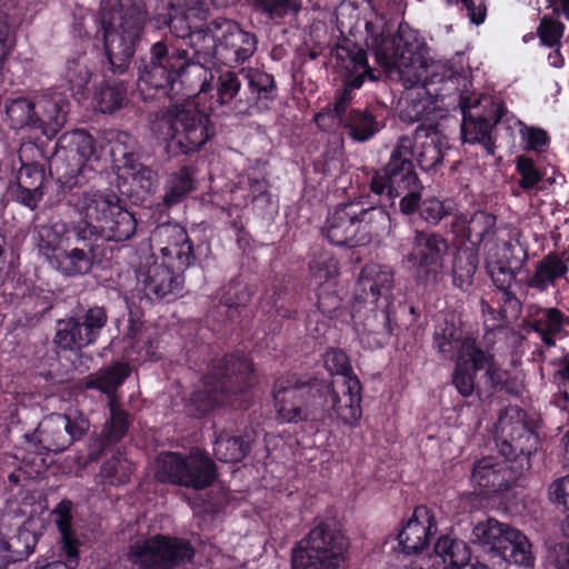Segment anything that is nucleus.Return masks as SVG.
<instances>
[{
	"instance_id": "42",
	"label": "nucleus",
	"mask_w": 569,
	"mask_h": 569,
	"mask_svg": "<svg viewBox=\"0 0 569 569\" xmlns=\"http://www.w3.org/2000/svg\"><path fill=\"white\" fill-rule=\"evenodd\" d=\"M383 122L378 120L369 109H353L346 117L343 128L347 134L357 142H366L383 128Z\"/></svg>"
},
{
	"instance_id": "62",
	"label": "nucleus",
	"mask_w": 569,
	"mask_h": 569,
	"mask_svg": "<svg viewBox=\"0 0 569 569\" xmlns=\"http://www.w3.org/2000/svg\"><path fill=\"white\" fill-rule=\"evenodd\" d=\"M516 169L520 176L519 186L526 191L536 188L542 180V173L535 161L525 154L517 157Z\"/></svg>"
},
{
	"instance_id": "21",
	"label": "nucleus",
	"mask_w": 569,
	"mask_h": 569,
	"mask_svg": "<svg viewBox=\"0 0 569 569\" xmlns=\"http://www.w3.org/2000/svg\"><path fill=\"white\" fill-rule=\"evenodd\" d=\"M390 307L360 302L355 300L352 306V321L361 345L368 349H376L388 343L392 335Z\"/></svg>"
},
{
	"instance_id": "28",
	"label": "nucleus",
	"mask_w": 569,
	"mask_h": 569,
	"mask_svg": "<svg viewBox=\"0 0 569 569\" xmlns=\"http://www.w3.org/2000/svg\"><path fill=\"white\" fill-rule=\"evenodd\" d=\"M432 347L442 359L457 360L459 357L472 356L480 348L476 339L453 321L445 319L439 322L432 335Z\"/></svg>"
},
{
	"instance_id": "45",
	"label": "nucleus",
	"mask_w": 569,
	"mask_h": 569,
	"mask_svg": "<svg viewBox=\"0 0 569 569\" xmlns=\"http://www.w3.org/2000/svg\"><path fill=\"white\" fill-rule=\"evenodd\" d=\"M130 368L127 363L116 362L110 367L90 375L87 378L86 387L88 389H97L111 398L116 390L128 378Z\"/></svg>"
},
{
	"instance_id": "13",
	"label": "nucleus",
	"mask_w": 569,
	"mask_h": 569,
	"mask_svg": "<svg viewBox=\"0 0 569 569\" xmlns=\"http://www.w3.org/2000/svg\"><path fill=\"white\" fill-rule=\"evenodd\" d=\"M273 401L283 422H299L317 416L313 378L289 373L278 378L273 387Z\"/></svg>"
},
{
	"instance_id": "4",
	"label": "nucleus",
	"mask_w": 569,
	"mask_h": 569,
	"mask_svg": "<svg viewBox=\"0 0 569 569\" xmlns=\"http://www.w3.org/2000/svg\"><path fill=\"white\" fill-rule=\"evenodd\" d=\"M4 107L12 129H28L48 139L64 127L70 111L68 97L56 90L9 99Z\"/></svg>"
},
{
	"instance_id": "43",
	"label": "nucleus",
	"mask_w": 569,
	"mask_h": 569,
	"mask_svg": "<svg viewBox=\"0 0 569 569\" xmlns=\"http://www.w3.org/2000/svg\"><path fill=\"white\" fill-rule=\"evenodd\" d=\"M479 264L478 250L473 247L459 248L452 259V283L458 289L466 291L472 283Z\"/></svg>"
},
{
	"instance_id": "51",
	"label": "nucleus",
	"mask_w": 569,
	"mask_h": 569,
	"mask_svg": "<svg viewBox=\"0 0 569 569\" xmlns=\"http://www.w3.org/2000/svg\"><path fill=\"white\" fill-rule=\"evenodd\" d=\"M248 82L251 93L254 96L253 111L269 108L276 96L274 79L271 74L258 70L249 71Z\"/></svg>"
},
{
	"instance_id": "11",
	"label": "nucleus",
	"mask_w": 569,
	"mask_h": 569,
	"mask_svg": "<svg viewBox=\"0 0 569 569\" xmlns=\"http://www.w3.org/2000/svg\"><path fill=\"white\" fill-rule=\"evenodd\" d=\"M471 540L506 562L523 567L533 563L528 538L518 529L493 518L478 522L472 529Z\"/></svg>"
},
{
	"instance_id": "7",
	"label": "nucleus",
	"mask_w": 569,
	"mask_h": 569,
	"mask_svg": "<svg viewBox=\"0 0 569 569\" xmlns=\"http://www.w3.org/2000/svg\"><path fill=\"white\" fill-rule=\"evenodd\" d=\"M258 38L243 30L231 19L218 18L208 23V36L199 49V70L216 60L228 67H237L250 59L257 50Z\"/></svg>"
},
{
	"instance_id": "48",
	"label": "nucleus",
	"mask_w": 569,
	"mask_h": 569,
	"mask_svg": "<svg viewBox=\"0 0 569 569\" xmlns=\"http://www.w3.org/2000/svg\"><path fill=\"white\" fill-rule=\"evenodd\" d=\"M258 12L276 24L291 21L302 10V0H254Z\"/></svg>"
},
{
	"instance_id": "25",
	"label": "nucleus",
	"mask_w": 569,
	"mask_h": 569,
	"mask_svg": "<svg viewBox=\"0 0 569 569\" xmlns=\"http://www.w3.org/2000/svg\"><path fill=\"white\" fill-rule=\"evenodd\" d=\"M395 270L379 263L366 264L356 283L355 300L385 306H392L395 289Z\"/></svg>"
},
{
	"instance_id": "23",
	"label": "nucleus",
	"mask_w": 569,
	"mask_h": 569,
	"mask_svg": "<svg viewBox=\"0 0 569 569\" xmlns=\"http://www.w3.org/2000/svg\"><path fill=\"white\" fill-rule=\"evenodd\" d=\"M207 10L204 6H189V3H177L166 20L170 32L179 39L187 40L193 49L192 64L198 63L199 49L204 44L208 36Z\"/></svg>"
},
{
	"instance_id": "17",
	"label": "nucleus",
	"mask_w": 569,
	"mask_h": 569,
	"mask_svg": "<svg viewBox=\"0 0 569 569\" xmlns=\"http://www.w3.org/2000/svg\"><path fill=\"white\" fill-rule=\"evenodd\" d=\"M191 63L192 59L188 51H169L164 42L158 41L151 47L149 60L142 61L139 67V86L163 90V93L168 94V89L173 87L176 80Z\"/></svg>"
},
{
	"instance_id": "30",
	"label": "nucleus",
	"mask_w": 569,
	"mask_h": 569,
	"mask_svg": "<svg viewBox=\"0 0 569 569\" xmlns=\"http://www.w3.org/2000/svg\"><path fill=\"white\" fill-rule=\"evenodd\" d=\"M413 156L420 168L425 171L433 170L441 164L446 152L449 150V143L433 126L421 124L415 131Z\"/></svg>"
},
{
	"instance_id": "54",
	"label": "nucleus",
	"mask_w": 569,
	"mask_h": 569,
	"mask_svg": "<svg viewBox=\"0 0 569 569\" xmlns=\"http://www.w3.org/2000/svg\"><path fill=\"white\" fill-rule=\"evenodd\" d=\"M457 204L450 198L428 197L422 200L420 217L431 226H438L445 218L455 214Z\"/></svg>"
},
{
	"instance_id": "19",
	"label": "nucleus",
	"mask_w": 569,
	"mask_h": 569,
	"mask_svg": "<svg viewBox=\"0 0 569 569\" xmlns=\"http://www.w3.org/2000/svg\"><path fill=\"white\" fill-rule=\"evenodd\" d=\"M336 59L346 73L343 89L337 92L330 112L333 113L339 123H343L345 114L352 101V90L359 89L366 77L371 81L377 80V77L368 66L367 52L355 44L339 47L336 51Z\"/></svg>"
},
{
	"instance_id": "56",
	"label": "nucleus",
	"mask_w": 569,
	"mask_h": 569,
	"mask_svg": "<svg viewBox=\"0 0 569 569\" xmlns=\"http://www.w3.org/2000/svg\"><path fill=\"white\" fill-rule=\"evenodd\" d=\"M110 420L106 422L103 438L106 443L118 442L126 435L129 426L128 415L120 409L113 399L109 402Z\"/></svg>"
},
{
	"instance_id": "64",
	"label": "nucleus",
	"mask_w": 569,
	"mask_h": 569,
	"mask_svg": "<svg viewBox=\"0 0 569 569\" xmlns=\"http://www.w3.org/2000/svg\"><path fill=\"white\" fill-rule=\"evenodd\" d=\"M325 367L332 378L356 377L352 372L348 356L339 349H330L323 357Z\"/></svg>"
},
{
	"instance_id": "57",
	"label": "nucleus",
	"mask_w": 569,
	"mask_h": 569,
	"mask_svg": "<svg viewBox=\"0 0 569 569\" xmlns=\"http://www.w3.org/2000/svg\"><path fill=\"white\" fill-rule=\"evenodd\" d=\"M119 177L131 179L142 191L151 192L158 181V174L150 168L141 164L138 160L128 168L121 170Z\"/></svg>"
},
{
	"instance_id": "37",
	"label": "nucleus",
	"mask_w": 569,
	"mask_h": 569,
	"mask_svg": "<svg viewBox=\"0 0 569 569\" xmlns=\"http://www.w3.org/2000/svg\"><path fill=\"white\" fill-rule=\"evenodd\" d=\"M37 521L27 519L10 539L0 537V558L6 562L27 559L38 542Z\"/></svg>"
},
{
	"instance_id": "29",
	"label": "nucleus",
	"mask_w": 569,
	"mask_h": 569,
	"mask_svg": "<svg viewBox=\"0 0 569 569\" xmlns=\"http://www.w3.org/2000/svg\"><path fill=\"white\" fill-rule=\"evenodd\" d=\"M437 531L432 512L425 506L415 509L411 518L398 535L399 545L407 555H417L429 547Z\"/></svg>"
},
{
	"instance_id": "26",
	"label": "nucleus",
	"mask_w": 569,
	"mask_h": 569,
	"mask_svg": "<svg viewBox=\"0 0 569 569\" xmlns=\"http://www.w3.org/2000/svg\"><path fill=\"white\" fill-rule=\"evenodd\" d=\"M459 98V106L463 117L461 124L463 141L467 143H480L489 154H493L495 143L490 132L499 121L500 116L493 114L496 110L488 116L473 112V109H476L481 101L480 97H469L460 93Z\"/></svg>"
},
{
	"instance_id": "52",
	"label": "nucleus",
	"mask_w": 569,
	"mask_h": 569,
	"mask_svg": "<svg viewBox=\"0 0 569 569\" xmlns=\"http://www.w3.org/2000/svg\"><path fill=\"white\" fill-rule=\"evenodd\" d=\"M214 456L222 462H239L249 451V443L239 436L222 431L214 441Z\"/></svg>"
},
{
	"instance_id": "34",
	"label": "nucleus",
	"mask_w": 569,
	"mask_h": 569,
	"mask_svg": "<svg viewBox=\"0 0 569 569\" xmlns=\"http://www.w3.org/2000/svg\"><path fill=\"white\" fill-rule=\"evenodd\" d=\"M501 259L489 258L487 269L498 289L511 288L518 271L528 260V251L520 244L505 243Z\"/></svg>"
},
{
	"instance_id": "60",
	"label": "nucleus",
	"mask_w": 569,
	"mask_h": 569,
	"mask_svg": "<svg viewBox=\"0 0 569 569\" xmlns=\"http://www.w3.org/2000/svg\"><path fill=\"white\" fill-rule=\"evenodd\" d=\"M131 472V463L122 457H113L106 461L100 470L101 476L112 486L126 483L129 480Z\"/></svg>"
},
{
	"instance_id": "14",
	"label": "nucleus",
	"mask_w": 569,
	"mask_h": 569,
	"mask_svg": "<svg viewBox=\"0 0 569 569\" xmlns=\"http://www.w3.org/2000/svg\"><path fill=\"white\" fill-rule=\"evenodd\" d=\"M154 476L162 482L200 490L213 482L214 463L200 453L183 457L180 453L167 452L157 458Z\"/></svg>"
},
{
	"instance_id": "35",
	"label": "nucleus",
	"mask_w": 569,
	"mask_h": 569,
	"mask_svg": "<svg viewBox=\"0 0 569 569\" xmlns=\"http://www.w3.org/2000/svg\"><path fill=\"white\" fill-rule=\"evenodd\" d=\"M453 231L465 236L477 248L482 242L491 241L496 234V217L487 211H476L467 214L456 216L452 222Z\"/></svg>"
},
{
	"instance_id": "31",
	"label": "nucleus",
	"mask_w": 569,
	"mask_h": 569,
	"mask_svg": "<svg viewBox=\"0 0 569 569\" xmlns=\"http://www.w3.org/2000/svg\"><path fill=\"white\" fill-rule=\"evenodd\" d=\"M138 281L142 283L148 297L154 296L157 299H163L170 295L176 296L180 293L183 286L181 274H174L164 263L157 261L147 268H140Z\"/></svg>"
},
{
	"instance_id": "8",
	"label": "nucleus",
	"mask_w": 569,
	"mask_h": 569,
	"mask_svg": "<svg viewBox=\"0 0 569 569\" xmlns=\"http://www.w3.org/2000/svg\"><path fill=\"white\" fill-rule=\"evenodd\" d=\"M58 150L50 162L58 180L69 187L80 186L91 179L93 162L100 160L96 141L84 130L66 132L58 140Z\"/></svg>"
},
{
	"instance_id": "58",
	"label": "nucleus",
	"mask_w": 569,
	"mask_h": 569,
	"mask_svg": "<svg viewBox=\"0 0 569 569\" xmlns=\"http://www.w3.org/2000/svg\"><path fill=\"white\" fill-rule=\"evenodd\" d=\"M126 97L127 88L122 82L108 84L98 93V108L103 113H111L122 106Z\"/></svg>"
},
{
	"instance_id": "5",
	"label": "nucleus",
	"mask_w": 569,
	"mask_h": 569,
	"mask_svg": "<svg viewBox=\"0 0 569 569\" xmlns=\"http://www.w3.org/2000/svg\"><path fill=\"white\" fill-rule=\"evenodd\" d=\"M151 130L159 138L170 140L184 154L198 151L216 133L209 114L199 110L193 101L172 106L157 114Z\"/></svg>"
},
{
	"instance_id": "16",
	"label": "nucleus",
	"mask_w": 569,
	"mask_h": 569,
	"mask_svg": "<svg viewBox=\"0 0 569 569\" xmlns=\"http://www.w3.org/2000/svg\"><path fill=\"white\" fill-rule=\"evenodd\" d=\"M448 252L449 241L443 234L416 229L411 250L403 257V262L408 263L418 282L435 284L443 272Z\"/></svg>"
},
{
	"instance_id": "63",
	"label": "nucleus",
	"mask_w": 569,
	"mask_h": 569,
	"mask_svg": "<svg viewBox=\"0 0 569 569\" xmlns=\"http://www.w3.org/2000/svg\"><path fill=\"white\" fill-rule=\"evenodd\" d=\"M310 271L316 281L321 284L338 274V261L328 252L321 253L311 261Z\"/></svg>"
},
{
	"instance_id": "39",
	"label": "nucleus",
	"mask_w": 569,
	"mask_h": 569,
	"mask_svg": "<svg viewBox=\"0 0 569 569\" xmlns=\"http://www.w3.org/2000/svg\"><path fill=\"white\" fill-rule=\"evenodd\" d=\"M64 222L57 221L49 224H39L34 228L33 240L41 256L49 262L64 247L71 246L73 239Z\"/></svg>"
},
{
	"instance_id": "59",
	"label": "nucleus",
	"mask_w": 569,
	"mask_h": 569,
	"mask_svg": "<svg viewBox=\"0 0 569 569\" xmlns=\"http://www.w3.org/2000/svg\"><path fill=\"white\" fill-rule=\"evenodd\" d=\"M519 136L526 150L542 153L549 147L550 138L547 131L541 128L527 126L520 121Z\"/></svg>"
},
{
	"instance_id": "24",
	"label": "nucleus",
	"mask_w": 569,
	"mask_h": 569,
	"mask_svg": "<svg viewBox=\"0 0 569 569\" xmlns=\"http://www.w3.org/2000/svg\"><path fill=\"white\" fill-rule=\"evenodd\" d=\"M403 82L418 86L427 96L438 100L456 90L461 82L466 83L467 78L452 71L448 63L427 58L425 63L418 64L413 72L405 76Z\"/></svg>"
},
{
	"instance_id": "41",
	"label": "nucleus",
	"mask_w": 569,
	"mask_h": 569,
	"mask_svg": "<svg viewBox=\"0 0 569 569\" xmlns=\"http://www.w3.org/2000/svg\"><path fill=\"white\" fill-rule=\"evenodd\" d=\"M471 355L470 357H459L452 373V385L462 397H470L475 391L478 392L476 376L479 370L485 368L488 359L482 349L471 352Z\"/></svg>"
},
{
	"instance_id": "44",
	"label": "nucleus",
	"mask_w": 569,
	"mask_h": 569,
	"mask_svg": "<svg viewBox=\"0 0 569 569\" xmlns=\"http://www.w3.org/2000/svg\"><path fill=\"white\" fill-rule=\"evenodd\" d=\"M435 555L441 560L443 569H461L470 559V551L462 540L445 536L435 545Z\"/></svg>"
},
{
	"instance_id": "27",
	"label": "nucleus",
	"mask_w": 569,
	"mask_h": 569,
	"mask_svg": "<svg viewBox=\"0 0 569 569\" xmlns=\"http://www.w3.org/2000/svg\"><path fill=\"white\" fill-rule=\"evenodd\" d=\"M73 234L71 248L64 247L48 262L64 277H78L89 273L96 260L97 239L87 236L86 239Z\"/></svg>"
},
{
	"instance_id": "20",
	"label": "nucleus",
	"mask_w": 569,
	"mask_h": 569,
	"mask_svg": "<svg viewBox=\"0 0 569 569\" xmlns=\"http://www.w3.org/2000/svg\"><path fill=\"white\" fill-rule=\"evenodd\" d=\"M107 320L106 310L101 307H92L81 316L59 320L53 342L62 350H80L97 341Z\"/></svg>"
},
{
	"instance_id": "61",
	"label": "nucleus",
	"mask_w": 569,
	"mask_h": 569,
	"mask_svg": "<svg viewBox=\"0 0 569 569\" xmlns=\"http://www.w3.org/2000/svg\"><path fill=\"white\" fill-rule=\"evenodd\" d=\"M66 78L72 87L78 89H82L88 84L91 78V70L84 54L68 60Z\"/></svg>"
},
{
	"instance_id": "15",
	"label": "nucleus",
	"mask_w": 569,
	"mask_h": 569,
	"mask_svg": "<svg viewBox=\"0 0 569 569\" xmlns=\"http://www.w3.org/2000/svg\"><path fill=\"white\" fill-rule=\"evenodd\" d=\"M193 556L189 541L163 535L138 540L129 551L130 561L141 569H177L191 561Z\"/></svg>"
},
{
	"instance_id": "2",
	"label": "nucleus",
	"mask_w": 569,
	"mask_h": 569,
	"mask_svg": "<svg viewBox=\"0 0 569 569\" xmlns=\"http://www.w3.org/2000/svg\"><path fill=\"white\" fill-rule=\"evenodd\" d=\"M81 221L72 227L79 238L87 236L106 241H126L134 233L137 221L131 212L121 206L117 194L101 190H87L71 199Z\"/></svg>"
},
{
	"instance_id": "10",
	"label": "nucleus",
	"mask_w": 569,
	"mask_h": 569,
	"mask_svg": "<svg viewBox=\"0 0 569 569\" xmlns=\"http://www.w3.org/2000/svg\"><path fill=\"white\" fill-rule=\"evenodd\" d=\"M317 413L343 425L356 426L361 419V386L357 377L332 378L329 382L313 378Z\"/></svg>"
},
{
	"instance_id": "46",
	"label": "nucleus",
	"mask_w": 569,
	"mask_h": 569,
	"mask_svg": "<svg viewBox=\"0 0 569 569\" xmlns=\"http://www.w3.org/2000/svg\"><path fill=\"white\" fill-rule=\"evenodd\" d=\"M436 98L427 96L418 86H410L406 93L405 104L400 109V119L408 123L420 121L435 110Z\"/></svg>"
},
{
	"instance_id": "22",
	"label": "nucleus",
	"mask_w": 569,
	"mask_h": 569,
	"mask_svg": "<svg viewBox=\"0 0 569 569\" xmlns=\"http://www.w3.org/2000/svg\"><path fill=\"white\" fill-rule=\"evenodd\" d=\"M427 58V46L412 32H400L386 43L385 50L377 52L378 62L388 71L396 70L402 81Z\"/></svg>"
},
{
	"instance_id": "40",
	"label": "nucleus",
	"mask_w": 569,
	"mask_h": 569,
	"mask_svg": "<svg viewBox=\"0 0 569 569\" xmlns=\"http://www.w3.org/2000/svg\"><path fill=\"white\" fill-rule=\"evenodd\" d=\"M358 244L369 243L385 233L390 227V217L382 207L363 208L356 202Z\"/></svg>"
},
{
	"instance_id": "33",
	"label": "nucleus",
	"mask_w": 569,
	"mask_h": 569,
	"mask_svg": "<svg viewBox=\"0 0 569 569\" xmlns=\"http://www.w3.org/2000/svg\"><path fill=\"white\" fill-rule=\"evenodd\" d=\"M356 202L338 206L328 217L323 233L335 246H359L356 227Z\"/></svg>"
},
{
	"instance_id": "47",
	"label": "nucleus",
	"mask_w": 569,
	"mask_h": 569,
	"mask_svg": "<svg viewBox=\"0 0 569 569\" xmlns=\"http://www.w3.org/2000/svg\"><path fill=\"white\" fill-rule=\"evenodd\" d=\"M194 189V171L182 167L168 177L163 204L168 208L180 203Z\"/></svg>"
},
{
	"instance_id": "50",
	"label": "nucleus",
	"mask_w": 569,
	"mask_h": 569,
	"mask_svg": "<svg viewBox=\"0 0 569 569\" xmlns=\"http://www.w3.org/2000/svg\"><path fill=\"white\" fill-rule=\"evenodd\" d=\"M171 232L174 237V242L163 247L161 253L164 258H176L177 269L186 270L196 260L193 254V246L189 240L187 232L180 227H173Z\"/></svg>"
},
{
	"instance_id": "49",
	"label": "nucleus",
	"mask_w": 569,
	"mask_h": 569,
	"mask_svg": "<svg viewBox=\"0 0 569 569\" xmlns=\"http://www.w3.org/2000/svg\"><path fill=\"white\" fill-rule=\"evenodd\" d=\"M138 142L133 136L121 131L111 141L110 154L118 173L138 160Z\"/></svg>"
},
{
	"instance_id": "1",
	"label": "nucleus",
	"mask_w": 569,
	"mask_h": 569,
	"mask_svg": "<svg viewBox=\"0 0 569 569\" xmlns=\"http://www.w3.org/2000/svg\"><path fill=\"white\" fill-rule=\"evenodd\" d=\"M497 445L503 460L485 457L475 462L471 481L482 491L502 492L517 477L531 468V456L538 449V435L518 407L505 408L496 423Z\"/></svg>"
},
{
	"instance_id": "6",
	"label": "nucleus",
	"mask_w": 569,
	"mask_h": 569,
	"mask_svg": "<svg viewBox=\"0 0 569 569\" xmlns=\"http://www.w3.org/2000/svg\"><path fill=\"white\" fill-rule=\"evenodd\" d=\"M252 365L244 355L228 356L216 360L210 373L202 380V389L194 391L190 402L203 415L216 406L228 402L230 391H243L252 380Z\"/></svg>"
},
{
	"instance_id": "12",
	"label": "nucleus",
	"mask_w": 569,
	"mask_h": 569,
	"mask_svg": "<svg viewBox=\"0 0 569 569\" xmlns=\"http://www.w3.org/2000/svg\"><path fill=\"white\" fill-rule=\"evenodd\" d=\"M413 143L410 137L402 136L398 139L388 163L375 171L370 189L379 196H387L393 201L396 198L409 192V190L422 189L421 182L412 163Z\"/></svg>"
},
{
	"instance_id": "38",
	"label": "nucleus",
	"mask_w": 569,
	"mask_h": 569,
	"mask_svg": "<svg viewBox=\"0 0 569 569\" xmlns=\"http://www.w3.org/2000/svg\"><path fill=\"white\" fill-rule=\"evenodd\" d=\"M530 328L540 336L548 347L555 346V336L560 335L569 325V317L557 308L529 306Z\"/></svg>"
},
{
	"instance_id": "36",
	"label": "nucleus",
	"mask_w": 569,
	"mask_h": 569,
	"mask_svg": "<svg viewBox=\"0 0 569 569\" xmlns=\"http://www.w3.org/2000/svg\"><path fill=\"white\" fill-rule=\"evenodd\" d=\"M216 102L227 107L236 116H250L253 113V104L249 99L238 98L241 89V80L233 71L220 72L213 82Z\"/></svg>"
},
{
	"instance_id": "9",
	"label": "nucleus",
	"mask_w": 569,
	"mask_h": 569,
	"mask_svg": "<svg viewBox=\"0 0 569 569\" xmlns=\"http://www.w3.org/2000/svg\"><path fill=\"white\" fill-rule=\"evenodd\" d=\"M348 548V538L322 522L293 549L292 569H343Z\"/></svg>"
},
{
	"instance_id": "55",
	"label": "nucleus",
	"mask_w": 569,
	"mask_h": 569,
	"mask_svg": "<svg viewBox=\"0 0 569 569\" xmlns=\"http://www.w3.org/2000/svg\"><path fill=\"white\" fill-rule=\"evenodd\" d=\"M56 523L61 533L62 550L64 555L78 553V541L72 531L70 503H61L54 511Z\"/></svg>"
},
{
	"instance_id": "53",
	"label": "nucleus",
	"mask_w": 569,
	"mask_h": 569,
	"mask_svg": "<svg viewBox=\"0 0 569 569\" xmlns=\"http://www.w3.org/2000/svg\"><path fill=\"white\" fill-rule=\"evenodd\" d=\"M486 357L488 358L483 368L486 371L478 380V395L495 390L511 392L508 387L509 373L497 365L493 355L486 351Z\"/></svg>"
},
{
	"instance_id": "18",
	"label": "nucleus",
	"mask_w": 569,
	"mask_h": 569,
	"mask_svg": "<svg viewBox=\"0 0 569 569\" xmlns=\"http://www.w3.org/2000/svg\"><path fill=\"white\" fill-rule=\"evenodd\" d=\"M89 428L90 422L82 413H52L39 423L32 438L41 450L60 452L80 440Z\"/></svg>"
},
{
	"instance_id": "3",
	"label": "nucleus",
	"mask_w": 569,
	"mask_h": 569,
	"mask_svg": "<svg viewBox=\"0 0 569 569\" xmlns=\"http://www.w3.org/2000/svg\"><path fill=\"white\" fill-rule=\"evenodd\" d=\"M147 12L131 0H109L102 7L101 29L110 69L123 74L130 67Z\"/></svg>"
},
{
	"instance_id": "32",
	"label": "nucleus",
	"mask_w": 569,
	"mask_h": 569,
	"mask_svg": "<svg viewBox=\"0 0 569 569\" xmlns=\"http://www.w3.org/2000/svg\"><path fill=\"white\" fill-rule=\"evenodd\" d=\"M569 258L557 252H549L533 266L532 273L526 279L525 286L539 293L555 288L559 280L569 271Z\"/></svg>"
}]
</instances>
